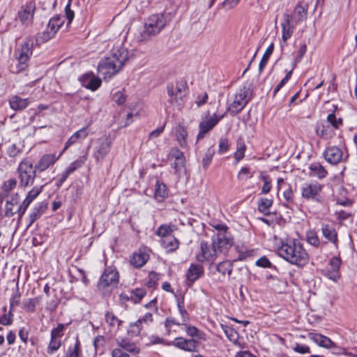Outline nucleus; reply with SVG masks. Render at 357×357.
Wrapping results in <instances>:
<instances>
[{"instance_id":"7c9ffc66","label":"nucleus","mask_w":357,"mask_h":357,"mask_svg":"<svg viewBox=\"0 0 357 357\" xmlns=\"http://www.w3.org/2000/svg\"><path fill=\"white\" fill-rule=\"evenodd\" d=\"M155 198L158 202H162L167 196V190L166 185L163 183L157 181L154 193Z\"/></svg>"},{"instance_id":"b1692460","label":"nucleus","mask_w":357,"mask_h":357,"mask_svg":"<svg viewBox=\"0 0 357 357\" xmlns=\"http://www.w3.org/2000/svg\"><path fill=\"white\" fill-rule=\"evenodd\" d=\"M203 267L198 264H191L187 273V278L191 282H194L203 274Z\"/></svg>"},{"instance_id":"58836bf2","label":"nucleus","mask_w":357,"mask_h":357,"mask_svg":"<svg viewBox=\"0 0 357 357\" xmlns=\"http://www.w3.org/2000/svg\"><path fill=\"white\" fill-rule=\"evenodd\" d=\"M105 321L110 327L119 328L122 321L119 319L112 312H107L105 315Z\"/></svg>"},{"instance_id":"3c124183","label":"nucleus","mask_w":357,"mask_h":357,"mask_svg":"<svg viewBox=\"0 0 357 357\" xmlns=\"http://www.w3.org/2000/svg\"><path fill=\"white\" fill-rule=\"evenodd\" d=\"M252 177V174L250 173V169L247 167H242L237 175V178L240 181H245Z\"/></svg>"},{"instance_id":"37998d69","label":"nucleus","mask_w":357,"mask_h":357,"mask_svg":"<svg viewBox=\"0 0 357 357\" xmlns=\"http://www.w3.org/2000/svg\"><path fill=\"white\" fill-rule=\"evenodd\" d=\"M146 294V291L145 289H135L130 292V299L134 303H138L142 300V298L145 296Z\"/></svg>"},{"instance_id":"bb28decb","label":"nucleus","mask_w":357,"mask_h":357,"mask_svg":"<svg viewBox=\"0 0 357 357\" xmlns=\"http://www.w3.org/2000/svg\"><path fill=\"white\" fill-rule=\"evenodd\" d=\"M119 347L122 350L124 349L132 354H138L140 349L136 346L134 342H131L126 339H122L117 342Z\"/></svg>"},{"instance_id":"aec40b11","label":"nucleus","mask_w":357,"mask_h":357,"mask_svg":"<svg viewBox=\"0 0 357 357\" xmlns=\"http://www.w3.org/2000/svg\"><path fill=\"white\" fill-rule=\"evenodd\" d=\"M309 338L319 347L331 349L335 347V343L328 337L319 333H310Z\"/></svg>"},{"instance_id":"0e129e2a","label":"nucleus","mask_w":357,"mask_h":357,"mask_svg":"<svg viewBox=\"0 0 357 357\" xmlns=\"http://www.w3.org/2000/svg\"><path fill=\"white\" fill-rule=\"evenodd\" d=\"M112 99L118 105L123 104L126 100V96H124L123 92L120 91L113 94Z\"/></svg>"},{"instance_id":"8fccbe9b","label":"nucleus","mask_w":357,"mask_h":357,"mask_svg":"<svg viewBox=\"0 0 357 357\" xmlns=\"http://www.w3.org/2000/svg\"><path fill=\"white\" fill-rule=\"evenodd\" d=\"M20 299L21 295L17 289V291L12 295V296L10 298V309L11 310H13V309L16 306L19 305L20 303Z\"/></svg>"},{"instance_id":"6e6552de","label":"nucleus","mask_w":357,"mask_h":357,"mask_svg":"<svg viewBox=\"0 0 357 357\" xmlns=\"http://www.w3.org/2000/svg\"><path fill=\"white\" fill-rule=\"evenodd\" d=\"M112 140L109 136L103 135L94 142L93 155L96 162L102 161L111 150Z\"/></svg>"},{"instance_id":"79ce46f5","label":"nucleus","mask_w":357,"mask_h":357,"mask_svg":"<svg viewBox=\"0 0 357 357\" xmlns=\"http://www.w3.org/2000/svg\"><path fill=\"white\" fill-rule=\"evenodd\" d=\"M80 342L78 339H77L75 344L68 348L66 352V357H80Z\"/></svg>"},{"instance_id":"6ab92c4d","label":"nucleus","mask_w":357,"mask_h":357,"mask_svg":"<svg viewBox=\"0 0 357 357\" xmlns=\"http://www.w3.org/2000/svg\"><path fill=\"white\" fill-rule=\"evenodd\" d=\"M59 158V156L56 157L55 154H45L36 164L35 167L39 172H44L48 167L53 165Z\"/></svg>"},{"instance_id":"393cba45","label":"nucleus","mask_w":357,"mask_h":357,"mask_svg":"<svg viewBox=\"0 0 357 357\" xmlns=\"http://www.w3.org/2000/svg\"><path fill=\"white\" fill-rule=\"evenodd\" d=\"M323 236L331 243L336 244L337 241V232L335 228L328 224H324L321 226Z\"/></svg>"},{"instance_id":"ea45409f","label":"nucleus","mask_w":357,"mask_h":357,"mask_svg":"<svg viewBox=\"0 0 357 357\" xmlns=\"http://www.w3.org/2000/svg\"><path fill=\"white\" fill-rule=\"evenodd\" d=\"M306 241L309 244L316 248H318L320 245V240L317 236V234L313 230L307 231Z\"/></svg>"},{"instance_id":"0eeeda50","label":"nucleus","mask_w":357,"mask_h":357,"mask_svg":"<svg viewBox=\"0 0 357 357\" xmlns=\"http://www.w3.org/2000/svg\"><path fill=\"white\" fill-rule=\"evenodd\" d=\"M119 281V274L116 267L108 266L105 268L100 276L98 288L99 290H105L108 288H114Z\"/></svg>"},{"instance_id":"09e8293b","label":"nucleus","mask_w":357,"mask_h":357,"mask_svg":"<svg viewBox=\"0 0 357 357\" xmlns=\"http://www.w3.org/2000/svg\"><path fill=\"white\" fill-rule=\"evenodd\" d=\"M13 310L10 309L8 313H3V315L0 317V324L3 326H8L13 323Z\"/></svg>"},{"instance_id":"2f4dec72","label":"nucleus","mask_w":357,"mask_h":357,"mask_svg":"<svg viewBox=\"0 0 357 357\" xmlns=\"http://www.w3.org/2000/svg\"><path fill=\"white\" fill-rule=\"evenodd\" d=\"M40 297L28 298L23 301L22 308L27 312H34L36 306L39 303Z\"/></svg>"},{"instance_id":"a878e982","label":"nucleus","mask_w":357,"mask_h":357,"mask_svg":"<svg viewBox=\"0 0 357 357\" xmlns=\"http://www.w3.org/2000/svg\"><path fill=\"white\" fill-rule=\"evenodd\" d=\"M176 228L175 225L164 224L158 228L155 234L160 239L167 238L169 236H173L172 233Z\"/></svg>"},{"instance_id":"4d7b16f0","label":"nucleus","mask_w":357,"mask_h":357,"mask_svg":"<svg viewBox=\"0 0 357 357\" xmlns=\"http://www.w3.org/2000/svg\"><path fill=\"white\" fill-rule=\"evenodd\" d=\"M100 84L101 80L93 75L91 79H90L89 84L87 86L86 89H91V91H96L100 87Z\"/></svg>"},{"instance_id":"ddd939ff","label":"nucleus","mask_w":357,"mask_h":357,"mask_svg":"<svg viewBox=\"0 0 357 357\" xmlns=\"http://www.w3.org/2000/svg\"><path fill=\"white\" fill-rule=\"evenodd\" d=\"M36 6L34 2L30 1L22 6L17 13L21 23L24 26L32 24Z\"/></svg>"},{"instance_id":"e2e57ef3","label":"nucleus","mask_w":357,"mask_h":357,"mask_svg":"<svg viewBox=\"0 0 357 357\" xmlns=\"http://www.w3.org/2000/svg\"><path fill=\"white\" fill-rule=\"evenodd\" d=\"M153 314L151 312H147L143 316V317L139 319L137 321L138 324H141V325L143 326V324H150L153 322Z\"/></svg>"},{"instance_id":"c756f323","label":"nucleus","mask_w":357,"mask_h":357,"mask_svg":"<svg viewBox=\"0 0 357 357\" xmlns=\"http://www.w3.org/2000/svg\"><path fill=\"white\" fill-rule=\"evenodd\" d=\"M340 259L338 257H333L328 266L326 267L330 270L333 271V275H331V280L333 281H336L339 278V268L340 266Z\"/></svg>"},{"instance_id":"412c9836","label":"nucleus","mask_w":357,"mask_h":357,"mask_svg":"<svg viewBox=\"0 0 357 357\" xmlns=\"http://www.w3.org/2000/svg\"><path fill=\"white\" fill-rule=\"evenodd\" d=\"M315 130L317 135L325 139H331L335 135L333 128L322 123H317Z\"/></svg>"},{"instance_id":"cd10ccee","label":"nucleus","mask_w":357,"mask_h":357,"mask_svg":"<svg viewBox=\"0 0 357 357\" xmlns=\"http://www.w3.org/2000/svg\"><path fill=\"white\" fill-rule=\"evenodd\" d=\"M161 245L167 250L168 252H173L178 249L179 241L176 238L169 236L167 238L160 239Z\"/></svg>"},{"instance_id":"c9c22d12","label":"nucleus","mask_w":357,"mask_h":357,"mask_svg":"<svg viewBox=\"0 0 357 357\" xmlns=\"http://www.w3.org/2000/svg\"><path fill=\"white\" fill-rule=\"evenodd\" d=\"M310 169L311 173L313 175L317 176L319 178H323L327 174L326 169L319 163L311 164L310 166Z\"/></svg>"},{"instance_id":"de8ad7c7","label":"nucleus","mask_w":357,"mask_h":357,"mask_svg":"<svg viewBox=\"0 0 357 357\" xmlns=\"http://www.w3.org/2000/svg\"><path fill=\"white\" fill-rule=\"evenodd\" d=\"M43 185L33 187L26 195L25 199L32 202L42 192Z\"/></svg>"},{"instance_id":"1a4fd4ad","label":"nucleus","mask_w":357,"mask_h":357,"mask_svg":"<svg viewBox=\"0 0 357 357\" xmlns=\"http://www.w3.org/2000/svg\"><path fill=\"white\" fill-rule=\"evenodd\" d=\"M167 89L171 102H174L178 106H181L184 103L188 91L185 82H177L175 85L169 84Z\"/></svg>"},{"instance_id":"f8f14e48","label":"nucleus","mask_w":357,"mask_h":357,"mask_svg":"<svg viewBox=\"0 0 357 357\" xmlns=\"http://www.w3.org/2000/svg\"><path fill=\"white\" fill-rule=\"evenodd\" d=\"M63 23V20L60 16L57 15L52 17L48 22L46 30L41 33L40 40L41 42H46L52 38Z\"/></svg>"},{"instance_id":"4c0bfd02","label":"nucleus","mask_w":357,"mask_h":357,"mask_svg":"<svg viewBox=\"0 0 357 357\" xmlns=\"http://www.w3.org/2000/svg\"><path fill=\"white\" fill-rule=\"evenodd\" d=\"M273 50H274V45H273V43H271L266 49V52H264V54L260 61V63L259 65V71L260 73L264 70V68L266 66L268 61L273 52Z\"/></svg>"},{"instance_id":"9d476101","label":"nucleus","mask_w":357,"mask_h":357,"mask_svg":"<svg viewBox=\"0 0 357 357\" xmlns=\"http://www.w3.org/2000/svg\"><path fill=\"white\" fill-rule=\"evenodd\" d=\"M323 185L317 182L305 183L301 188L302 197L319 203L323 202L321 196Z\"/></svg>"},{"instance_id":"680f3d73","label":"nucleus","mask_w":357,"mask_h":357,"mask_svg":"<svg viewBox=\"0 0 357 357\" xmlns=\"http://www.w3.org/2000/svg\"><path fill=\"white\" fill-rule=\"evenodd\" d=\"M185 328L187 335L192 337H199V331L195 326H189L188 324L183 325Z\"/></svg>"},{"instance_id":"c85d7f7f","label":"nucleus","mask_w":357,"mask_h":357,"mask_svg":"<svg viewBox=\"0 0 357 357\" xmlns=\"http://www.w3.org/2000/svg\"><path fill=\"white\" fill-rule=\"evenodd\" d=\"M307 6L298 3L294 8V15L297 22L303 21L307 17Z\"/></svg>"},{"instance_id":"423d86ee","label":"nucleus","mask_w":357,"mask_h":357,"mask_svg":"<svg viewBox=\"0 0 357 357\" xmlns=\"http://www.w3.org/2000/svg\"><path fill=\"white\" fill-rule=\"evenodd\" d=\"M37 169L28 160L21 161L17 167L18 178L21 188H26L33 184Z\"/></svg>"},{"instance_id":"774afa93","label":"nucleus","mask_w":357,"mask_h":357,"mask_svg":"<svg viewBox=\"0 0 357 357\" xmlns=\"http://www.w3.org/2000/svg\"><path fill=\"white\" fill-rule=\"evenodd\" d=\"M112 357H130V356L120 347H118L112 350Z\"/></svg>"},{"instance_id":"5fc2aeb1","label":"nucleus","mask_w":357,"mask_h":357,"mask_svg":"<svg viewBox=\"0 0 357 357\" xmlns=\"http://www.w3.org/2000/svg\"><path fill=\"white\" fill-rule=\"evenodd\" d=\"M61 346V341L57 340L56 338H52L51 339V341L49 344L48 348H47V352L49 354H52L54 351H56L59 349V348Z\"/></svg>"},{"instance_id":"603ef678","label":"nucleus","mask_w":357,"mask_h":357,"mask_svg":"<svg viewBox=\"0 0 357 357\" xmlns=\"http://www.w3.org/2000/svg\"><path fill=\"white\" fill-rule=\"evenodd\" d=\"M261 178L264 182V185L261 188V193L267 194L271 191V181L268 176H261Z\"/></svg>"},{"instance_id":"69168bd1","label":"nucleus","mask_w":357,"mask_h":357,"mask_svg":"<svg viewBox=\"0 0 357 357\" xmlns=\"http://www.w3.org/2000/svg\"><path fill=\"white\" fill-rule=\"evenodd\" d=\"M63 329L64 325L61 324H59L56 328H54L52 330L51 337L57 338L59 337H61L62 335V332Z\"/></svg>"},{"instance_id":"4be33fe9","label":"nucleus","mask_w":357,"mask_h":357,"mask_svg":"<svg viewBox=\"0 0 357 357\" xmlns=\"http://www.w3.org/2000/svg\"><path fill=\"white\" fill-rule=\"evenodd\" d=\"M29 103L27 98H22L17 96H14L9 100V105L14 110H22L25 109Z\"/></svg>"},{"instance_id":"f704fd0d","label":"nucleus","mask_w":357,"mask_h":357,"mask_svg":"<svg viewBox=\"0 0 357 357\" xmlns=\"http://www.w3.org/2000/svg\"><path fill=\"white\" fill-rule=\"evenodd\" d=\"M273 204V200L266 198H261L258 203V210L266 215L270 214L269 208Z\"/></svg>"},{"instance_id":"39448f33","label":"nucleus","mask_w":357,"mask_h":357,"mask_svg":"<svg viewBox=\"0 0 357 357\" xmlns=\"http://www.w3.org/2000/svg\"><path fill=\"white\" fill-rule=\"evenodd\" d=\"M251 98L250 87L243 86L240 88L234 97L232 102L228 105L227 112L231 116H235L245 107Z\"/></svg>"},{"instance_id":"a211bd4d","label":"nucleus","mask_w":357,"mask_h":357,"mask_svg":"<svg viewBox=\"0 0 357 357\" xmlns=\"http://www.w3.org/2000/svg\"><path fill=\"white\" fill-rule=\"evenodd\" d=\"M47 208V204L42 202L37 203L32 208L29 215L27 228L30 227L35 221L38 220Z\"/></svg>"},{"instance_id":"473e14b6","label":"nucleus","mask_w":357,"mask_h":357,"mask_svg":"<svg viewBox=\"0 0 357 357\" xmlns=\"http://www.w3.org/2000/svg\"><path fill=\"white\" fill-rule=\"evenodd\" d=\"M245 150L246 146L243 139H238L236 144V151L234 155L237 162L244 158Z\"/></svg>"},{"instance_id":"bf43d9fd","label":"nucleus","mask_w":357,"mask_h":357,"mask_svg":"<svg viewBox=\"0 0 357 357\" xmlns=\"http://www.w3.org/2000/svg\"><path fill=\"white\" fill-rule=\"evenodd\" d=\"M14 204L6 201L5 206V216L7 218H10L15 214V208Z\"/></svg>"},{"instance_id":"c03bdc74","label":"nucleus","mask_w":357,"mask_h":357,"mask_svg":"<svg viewBox=\"0 0 357 357\" xmlns=\"http://www.w3.org/2000/svg\"><path fill=\"white\" fill-rule=\"evenodd\" d=\"M327 122L331 126V128L333 129H338L343 124L342 119L341 118H337L334 114L328 115Z\"/></svg>"},{"instance_id":"a19ab883","label":"nucleus","mask_w":357,"mask_h":357,"mask_svg":"<svg viewBox=\"0 0 357 357\" xmlns=\"http://www.w3.org/2000/svg\"><path fill=\"white\" fill-rule=\"evenodd\" d=\"M142 327L141 324H138V321L130 323L128 328V334L131 337H137L140 335Z\"/></svg>"},{"instance_id":"6e6d98bb","label":"nucleus","mask_w":357,"mask_h":357,"mask_svg":"<svg viewBox=\"0 0 357 357\" xmlns=\"http://www.w3.org/2000/svg\"><path fill=\"white\" fill-rule=\"evenodd\" d=\"M185 163V158H178L175 159L174 162V168L175 171V174H178L179 172L184 168Z\"/></svg>"},{"instance_id":"9b49d317","label":"nucleus","mask_w":357,"mask_h":357,"mask_svg":"<svg viewBox=\"0 0 357 357\" xmlns=\"http://www.w3.org/2000/svg\"><path fill=\"white\" fill-rule=\"evenodd\" d=\"M218 251L213 246V243L210 245L206 242L202 241L200 243V252L197 255V259L199 262L209 261L213 263L218 255Z\"/></svg>"},{"instance_id":"7ed1b4c3","label":"nucleus","mask_w":357,"mask_h":357,"mask_svg":"<svg viewBox=\"0 0 357 357\" xmlns=\"http://www.w3.org/2000/svg\"><path fill=\"white\" fill-rule=\"evenodd\" d=\"M167 24V20L163 14L157 13L150 15L144 22V30L142 33L143 40L158 35Z\"/></svg>"},{"instance_id":"49530a36","label":"nucleus","mask_w":357,"mask_h":357,"mask_svg":"<svg viewBox=\"0 0 357 357\" xmlns=\"http://www.w3.org/2000/svg\"><path fill=\"white\" fill-rule=\"evenodd\" d=\"M17 185V181L15 178H10L5 181L1 186V189L3 192L8 195V192L13 190Z\"/></svg>"},{"instance_id":"338daca9","label":"nucleus","mask_w":357,"mask_h":357,"mask_svg":"<svg viewBox=\"0 0 357 357\" xmlns=\"http://www.w3.org/2000/svg\"><path fill=\"white\" fill-rule=\"evenodd\" d=\"M207 100H208V94L206 92H204L197 97L195 103L197 105V107H199L202 105L206 104L207 102Z\"/></svg>"},{"instance_id":"5701e85b","label":"nucleus","mask_w":357,"mask_h":357,"mask_svg":"<svg viewBox=\"0 0 357 357\" xmlns=\"http://www.w3.org/2000/svg\"><path fill=\"white\" fill-rule=\"evenodd\" d=\"M149 255L144 252H139L132 255L130 264L136 268L142 267L148 261Z\"/></svg>"},{"instance_id":"4468645a","label":"nucleus","mask_w":357,"mask_h":357,"mask_svg":"<svg viewBox=\"0 0 357 357\" xmlns=\"http://www.w3.org/2000/svg\"><path fill=\"white\" fill-rule=\"evenodd\" d=\"M212 243L218 253H223L231 247L233 241L226 234L218 233L217 235L213 236Z\"/></svg>"},{"instance_id":"e433bc0d","label":"nucleus","mask_w":357,"mask_h":357,"mask_svg":"<svg viewBox=\"0 0 357 357\" xmlns=\"http://www.w3.org/2000/svg\"><path fill=\"white\" fill-rule=\"evenodd\" d=\"M216 270L224 275L227 274L229 276L232 272V264L228 260L222 261L216 265Z\"/></svg>"},{"instance_id":"20e7f679","label":"nucleus","mask_w":357,"mask_h":357,"mask_svg":"<svg viewBox=\"0 0 357 357\" xmlns=\"http://www.w3.org/2000/svg\"><path fill=\"white\" fill-rule=\"evenodd\" d=\"M33 50V41L26 39L21 46L15 52V56L17 61L15 68L13 67L14 73H19L28 67V63Z\"/></svg>"},{"instance_id":"72a5a7b5","label":"nucleus","mask_w":357,"mask_h":357,"mask_svg":"<svg viewBox=\"0 0 357 357\" xmlns=\"http://www.w3.org/2000/svg\"><path fill=\"white\" fill-rule=\"evenodd\" d=\"M176 135L179 145L185 147L187 144L186 137L188 136L187 131L183 126H179L176 129Z\"/></svg>"},{"instance_id":"f257e3e1","label":"nucleus","mask_w":357,"mask_h":357,"mask_svg":"<svg viewBox=\"0 0 357 357\" xmlns=\"http://www.w3.org/2000/svg\"><path fill=\"white\" fill-rule=\"evenodd\" d=\"M129 57L128 49L121 43H117L109 54L100 61L98 70L105 77H112L123 68Z\"/></svg>"},{"instance_id":"2eb2a0df","label":"nucleus","mask_w":357,"mask_h":357,"mask_svg":"<svg viewBox=\"0 0 357 357\" xmlns=\"http://www.w3.org/2000/svg\"><path fill=\"white\" fill-rule=\"evenodd\" d=\"M218 122L219 119L213 116L203 118L199 124V132L197 136V140L203 139L206 134L212 130Z\"/></svg>"},{"instance_id":"dca6fc26","label":"nucleus","mask_w":357,"mask_h":357,"mask_svg":"<svg viewBox=\"0 0 357 357\" xmlns=\"http://www.w3.org/2000/svg\"><path fill=\"white\" fill-rule=\"evenodd\" d=\"M167 346H174L180 349L194 352L196 351L197 342L193 339H185L182 337H176L173 341L166 344Z\"/></svg>"},{"instance_id":"864d4df0","label":"nucleus","mask_w":357,"mask_h":357,"mask_svg":"<svg viewBox=\"0 0 357 357\" xmlns=\"http://www.w3.org/2000/svg\"><path fill=\"white\" fill-rule=\"evenodd\" d=\"M229 148V141L227 138H221L218 144V152L220 154L226 153Z\"/></svg>"},{"instance_id":"a18cd8bd","label":"nucleus","mask_w":357,"mask_h":357,"mask_svg":"<svg viewBox=\"0 0 357 357\" xmlns=\"http://www.w3.org/2000/svg\"><path fill=\"white\" fill-rule=\"evenodd\" d=\"M221 327L229 341L235 340V338L239 335L238 332L230 326L222 324Z\"/></svg>"},{"instance_id":"f03ea898","label":"nucleus","mask_w":357,"mask_h":357,"mask_svg":"<svg viewBox=\"0 0 357 357\" xmlns=\"http://www.w3.org/2000/svg\"><path fill=\"white\" fill-rule=\"evenodd\" d=\"M278 255L289 263L298 267L305 266L309 261V255L303 245L296 240L282 241L278 248Z\"/></svg>"},{"instance_id":"13d9d810","label":"nucleus","mask_w":357,"mask_h":357,"mask_svg":"<svg viewBox=\"0 0 357 357\" xmlns=\"http://www.w3.org/2000/svg\"><path fill=\"white\" fill-rule=\"evenodd\" d=\"M213 155L214 152L209 149L206 153L204 157L202 159L203 167L204 169H206L211 164Z\"/></svg>"},{"instance_id":"052dcab7","label":"nucleus","mask_w":357,"mask_h":357,"mask_svg":"<svg viewBox=\"0 0 357 357\" xmlns=\"http://www.w3.org/2000/svg\"><path fill=\"white\" fill-rule=\"evenodd\" d=\"M294 26H284L282 27V38L284 42H286L292 35Z\"/></svg>"},{"instance_id":"f3484780","label":"nucleus","mask_w":357,"mask_h":357,"mask_svg":"<svg viewBox=\"0 0 357 357\" xmlns=\"http://www.w3.org/2000/svg\"><path fill=\"white\" fill-rule=\"evenodd\" d=\"M324 157L330 164L337 165L342 161L343 153L338 146H329L324 151Z\"/></svg>"}]
</instances>
